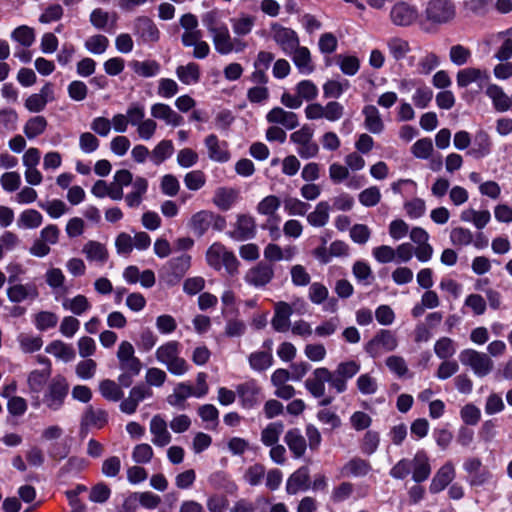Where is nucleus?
<instances>
[{
  "label": "nucleus",
  "mask_w": 512,
  "mask_h": 512,
  "mask_svg": "<svg viewBox=\"0 0 512 512\" xmlns=\"http://www.w3.org/2000/svg\"><path fill=\"white\" fill-rule=\"evenodd\" d=\"M362 114L364 116L365 129L373 134L383 132L385 126L377 107L374 105H366L362 110Z\"/></svg>",
  "instance_id": "obj_31"
},
{
  "label": "nucleus",
  "mask_w": 512,
  "mask_h": 512,
  "mask_svg": "<svg viewBox=\"0 0 512 512\" xmlns=\"http://www.w3.org/2000/svg\"><path fill=\"white\" fill-rule=\"evenodd\" d=\"M349 88L347 80H328L323 85V95L325 98H339Z\"/></svg>",
  "instance_id": "obj_61"
},
{
  "label": "nucleus",
  "mask_w": 512,
  "mask_h": 512,
  "mask_svg": "<svg viewBox=\"0 0 512 512\" xmlns=\"http://www.w3.org/2000/svg\"><path fill=\"white\" fill-rule=\"evenodd\" d=\"M459 360L462 365L470 367L473 373L480 378L487 376L494 367L493 361L487 354L470 348L460 352Z\"/></svg>",
  "instance_id": "obj_5"
},
{
  "label": "nucleus",
  "mask_w": 512,
  "mask_h": 512,
  "mask_svg": "<svg viewBox=\"0 0 512 512\" xmlns=\"http://www.w3.org/2000/svg\"><path fill=\"white\" fill-rule=\"evenodd\" d=\"M280 206L281 200L279 197L268 195L257 204L256 211L260 215L274 217Z\"/></svg>",
  "instance_id": "obj_54"
},
{
  "label": "nucleus",
  "mask_w": 512,
  "mask_h": 512,
  "mask_svg": "<svg viewBox=\"0 0 512 512\" xmlns=\"http://www.w3.org/2000/svg\"><path fill=\"white\" fill-rule=\"evenodd\" d=\"M371 470L370 464L361 459L353 458L348 461L341 469V474L346 477H362Z\"/></svg>",
  "instance_id": "obj_43"
},
{
  "label": "nucleus",
  "mask_w": 512,
  "mask_h": 512,
  "mask_svg": "<svg viewBox=\"0 0 512 512\" xmlns=\"http://www.w3.org/2000/svg\"><path fill=\"white\" fill-rule=\"evenodd\" d=\"M132 70L141 77H153L160 72V65L154 60L137 61L130 63Z\"/></svg>",
  "instance_id": "obj_51"
},
{
  "label": "nucleus",
  "mask_w": 512,
  "mask_h": 512,
  "mask_svg": "<svg viewBox=\"0 0 512 512\" xmlns=\"http://www.w3.org/2000/svg\"><path fill=\"white\" fill-rule=\"evenodd\" d=\"M337 63L341 72L347 76H354L360 69V60L354 55H339Z\"/></svg>",
  "instance_id": "obj_59"
},
{
  "label": "nucleus",
  "mask_w": 512,
  "mask_h": 512,
  "mask_svg": "<svg viewBox=\"0 0 512 512\" xmlns=\"http://www.w3.org/2000/svg\"><path fill=\"white\" fill-rule=\"evenodd\" d=\"M180 354L181 344L176 340H169L157 347L155 358L157 362L164 365L171 374L181 376L188 371L189 365Z\"/></svg>",
  "instance_id": "obj_2"
},
{
  "label": "nucleus",
  "mask_w": 512,
  "mask_h": 512,
  "mask_svg": "<svg viewBox=\"0 0 512 512\" xmlns=\"http://www.w3.org/2000/svg\"><path fill=\"white\" fill-rule=\"evenodd\" d=\"M52 100H54L53 86L46 83L39 93L32 94L25 100V107L30 112L38 113L43 111L47 103Z\"/></svg>",
  "instance_id": "obj_22"
},
{
  "label": "nucleus",
  "mask_w": 512,
  "mask_h": 512,
  "mask_svg": "<svg viewBox=\"0 0 512 512\" xmlns=\"http://www.w3.org/2000/svg\"><path fill=\"white\" fill-rule=\"evenodd\" d=\"M266 120L269 123L282 125L288 130L296 128L299 124L298 116L296 113L286 111L281 107H274L267 115Z\"/></svg>",
  "instance_id": "obj_26"
},
{
  "label": "nucleus",
  "mask_w": 512,
  "mask_h": 512,
  "mask_svg": "<svg viewBox=\"0 0 512 512\" xmlns=\"http://www.w3.org/2000/svg\"><path fill=\"white\" fill-rule=\"evenodd\" d=\"M310 473L306 466L300 467L287 480L286 491L288 494L294 495L299 491L309 489Z\"/></svg>",
  "instance_id": "obj_29"
},
{
  "label": "nucleus",
  "mask_w": 512,
  "mask_h": 512,
  "mask_svg": "<svg viewBox=\"0 0 512 512\" xmlns=\"http://www.w3.org/2000/svg\"><path fill=\"white\" fill-rule=\"evenodd\" d=\"M82 253L88 261L95 262L100 266L104 265L108 259V251L105 245L94 240H89L83 245Z\"/></svg>",
  "instance_id": "obj_30"
},
{
  "label": "nucleus",
  "mask_w": 512,
  "mask_h": 512,
  "mask_svg": "<svg viewBox=\"0 0 512 512\" xmlns=\"http://www.w3.org/2000/svg\"><path fill=\"white\" fill-rule=\"evenodd\" d=\"M190 229L197 236H203L210 228L216 231H222L226 227V220L209 210H201L192 215L189 220Z\"/></svg>",
  "instance_id": "obj_4"
},
{
  "label": "nucleus",
  "mask_w": 512,
  "mask_h": 512,
  "mask_svg": "<svg viewBox=\"0 0 512 512\" xmlns=\"http://www.w3.org/2000/svg\"><path fill=\"white\" fill-rule=\"evenodd\" d=\"M456 471L452 462L448 461L443 464L433 476L429 491L432 494H437L443 491L455 478Z\"/></svg>",
  "instance_id": "obj_21"
},
{
  "label": "nucleus",
  "mask_w": 512,
  "mask_h": 512,
  "mask_svg": "<svg viewBox=\"0 0 512 512\" xmlns=\"http://www.w3.org/2000/svg\"><path fill=\"white\" fill-rule=\"evenodd\" d=\"M18 119V114L14 109H1L0 130L7 133L14 132L18 127Z\"/></svg>",
  "instance_id": "obj_58"
},
{
  "label": "nucleus",
  "mask_w": 512,
  "mask_h": 512,
  "mask_svg": "<svg viewBox=\"0 0 512 512\" xmlns=\"http://www.w3.org/2000/svg\"><path fill=\"white\" fill-rule=\"evenodd\" d=\"M284 431V425L280 421L269 423L261 431V442L263 445L270 447L278 443L280 436Z\"/></svg>",
  "instance_id": "obj_44"
},
{
  "label": "nucleus",
  "mask_w": 512,
  "mask_h": 512,
  "mask_svg": "<svg viewBox=\"0 0 512 512\" xmlns=\"http://www.w3.org/2000/svg\"><path fill=\"white\" fill-rule=\"evenodd\" d=\"M43 221L41 213L35 209H26L22 211L17 219L19 229H36Z\"/></svg>",
  "instance_id": "obj_45"
},
{
  "label": "nucleus",
  "mask_w": 512,
  "mask_h": 512,
  "mask_svg": "<svg viewBox=\"0 0 512 512\" xmlns=\"http://www.w3.org/2000/svg\"><path fill=\"white\" fill-rule=\"evenodd\" d=\"M224 12L214 8L202 14L201 21L203 26L207 29L210 35L224 29L227 24L224 22Z\"/></svg>",
  "instance_id": "obj_38"
},
{
  "label": "nucleus",
  "mask_w": 512,
  "mask_h": 512,
  "mask_svg": "<svg viewBox=\"0 0 512 512\" xmlns=\"http://www.w3.org/2000/svg\"><path fill=\"white\" fill-rule=\"evenodd\" d=\"M45 351L66 363L75 359V351L73 347L61 340H54L49 343L46 346Z\"/></svg>",
  "instance_id": "obj_40"
},
{
  "label": "nucleus",
  "mask_w": 512,
  "mask_h": 512,
  "mask_svg": "<svg viewBox=\"0 0 512 512\" xmlns=\"http://www.w3.org/2000/svg\"><path fill=\"white\" fill-rule=\"evenodd\" d=\"M149 431L152 435L151 441L157 447L167 446L172 436L167 428V422L160 414L154 415L149 424Z\"/></svg>",
  "instance_id": "obj_20"
},
{
  "label": "nucleus",
  "mask_w": 512,
  "mask_h": 512,
  "mask_svg": "<svg viewBox=\"0 0 512 512\" xmlns=\"http://www.w3.org/2000/svg\"><path fill=\"white\" fill-rule=\"evenodd\" d=\"M454 14V6L448 0H432L426 7L427 19L435 23L447 22Z\"/></svg>",
  "instance_id": "obj_14"
},
{
  "label": "nucleus",
  "mask_w": 512,
  "mask_h": 512,
  "mask_svg": "<svg viewBox=\"0 0 512 512\" xmlns=\"http://www.w3.org/2000/svg\"><path fill=\"white\" fill-rule=\"evenodd\" d=\"M191 266V257L187 254L172 258L162 269V278L169 285L179 282Z\"/></svg>",
  "instance_id": "obj_9"
},
{
  "label": "nucleus",
  "mask_w": 512,
  "mask_h": 512,
  "mask_svg": "<svg viewBox=\"0 0 512 512\" xmlns=\"http://www.w3.org/2000/svg\"><path fill=\"white\" fill-rule=\"evenodd\" d=\"M48 127V121L44 116L37 115L29 118L24 126L23 133L29 140H33L46 131Z\"/></svg>",
  "instance_id": "obj_41"
},
{
  "label": "nucleus",
  "mask_w": 512,
  "mask_h": 512,
  "mask_svg": "<svg viewBox=\"0 0 512 512\" xmlns=\"http://www.w3.org/2000/svg\"><path fill=\"white\" fill-rule=\"evenodd\" d=\"M215 50L222 55L232 52H241L245 48V43L241 40L232 38L228 26L211 35Z\"/></svg>",
  "instance_id": "obj_12"
},
{
  "label": "nucleus",
  "mask_w": 512,
  "mask_h": 512,
  "mask_svg": "<svg viewBox=\"0 0 512 512\" xmlns=\"http://www.w3.org/2000/svg\"><path fill=\"white\" fill-rule=\"evenodd\" d=\"M17 342L23 353H34L41 349L43 340L40 336L31 333H20Z\"/></svg>",
  "instance_id": "obj_50"
},
{
  "label": "nucleus",
  "mask_w": 512,
  "mask_h": 512,
  "mask_svg": "<svg viewBox=\"0 0 512 512\" xmlns=\"http://www.w3.org/2000/svg\"><path fill=\"white\" fill-rule=\"evenodd\" d=\"M411 463L412 479L416 483H421L427 480L431 474V465L429 457L424 450H418Z\"/></svg>",
  "instance_id": "obj_23"
},
{
  "label": "nucleus",
  "mask_w": 512,
  "mask_h": 512,
  "mask_svg": "<svg viewBox=\"0 0 512 512\" xmlns=\"http://www.w3.org/2000/svg\"><path fill=\"white\" fill-rule=\"evenodd\" d=\"M150 114L154 120H161L168 126L178 127L183 123V117L165 103L153 104L150 108Z\"/></svg>",
  "instance_id": "obj_25"
},
{
  "label": "nucleus",
  "mask_w": 512,
  "mask_h": 512,
  "mask_svg": "<svg viewBox=\"0 0 512 512\" xmlns=\"http://www.w3.org/2000/svg\"><path fill=\"white\" fill-rule=\"evenodd\" d=\"M256 234L255 219L248 214H240L234 230L231 232V237L237 241H244L252 239Z\"/></svg>",
  "instance_id": "obj_24"
},
{
  "label": "nucleus",
  "mask_w": 512,
  "mask_h": 512,
  "mask_svg": "<svg viewBox=\"0 0 512 512\" xmlns=\"http://www.w3.org/2000/svg\"><path fill=\"white\" fill-rule=\"evenodd\" d=\"M308 223L313 227H323L329 221V204L325 201L319 202L314 211L307 216Z\"/></svg>",
  "instance_id": "obj_48"
},
{
  "label": "nucleus",
  "mask_w": 512,
  "mask_h": 512,
  "mask_svg": "<svg viewBox=\"0 0 512 512\" xmlns=\"http://www.w3.org/2000/svg\"><path fill=\"white\" fill-rule=\"evenodd\" d=\"M492 150V141L489 134L480 129L478 130L471 143V147L467 152L470 156L474 158H484L491 153Z\"/></svg>",
  "instance_id": "obj_27"
},
{
  "label": "nucleus",
  "mask_w": 512,
  "mask_h": 512,
  "mask_svg": "<svg viewBox=\"0 0 512 512\" xmlns=\"http://www.w3.org/2000/svg\"><path fill=\"white\" fill-rule=\"evenodd\" d=\"M133 33L142 43H155L160 38L156 24L147 16H139L133 21Z\"/></svg>",
  "instance_id": "obj_13"
},
{
  "label": "nucleus",
  "mask_w": 512,
  "mask_h": 512,
  "mask_svg": "<svg viewBox=\"0 0 512 512\" xmlns=\"http://www.w3.org/2000/svg\"><path fill=\"white\" fill-rule=\"evenodd\" d=\"M284 441L294 458H301L305 454L307 443L299 429L294 428L288 430L284 437Z\"/></svg>",
  "instance_id": "obj_35"
},
{
  "label": "nucleus",
  "mask_w": 512,
  "mask_h": 512,
  "mask_svg": "<svg viewBox=\"0 0 512 512\" xmlns=\"http://www.w3.org/2000/svg\"><path fill=\"white\" fill-rule=\"evenodd\" d=\"M117 359L122 373L118 376V382L123 387H129L134 377L142 370L141 360L135 356L134 346L129 341H122L117 350Z\"/></svg>",
  "instance_id": "obj_1"
},
{
  "label": "nucleus",
  "mask_w": 512,
  "mask_h": 512,
  "mask_svg": "<svg viewBox=\"0 0 512 512\" xmlns=\"http://www.w3.org/2000/svg\"><path fill=\"white\" fill-rule=\"evenodd\" d=\"M352 273L357 281L363 285H370L373 280L372 269L366 261H356L353 264Z\"/></svg>",
  "instance_id": "obj_60"
},
{
  "label": "nucleus",
  "mask_w": 512,
  "mask_h": 512,
  "mask_svg": "<svg viewBox=\"0 0 512 512\" xmlns=\"http://www.w3.org/2000/svg\"><path fill=\"white\" fill-rule=\"evenodd\" d=\"M152 397V389L144 385V383H139L131 388L128 397L122 399L119 405L120 411L124 414L132 415L136 412L139 403Z\"/></svg>",
  "instance_id": "obj_10"
},
{
  "label": "nucleus",
  "mask_w": 512,
  "mask_h": 512,
  "mask_svg": "<svg viewBox=\"0 0 512 512\" xmlns=\"http://www.w3.org/2000/svg\"><path fill=\"white\" fill-rule=\"evenodd\" d=\"M489 81V74L486 70L479 68L469 67L458 71L456 76L457 85L460 88H465L475 83L479 90L483 89Z\"/></svg>",
  "instance_id": "obj_16"
},
{
  "label": "nucleus",
  "mask_w": 512,
  "mask_h": 512,
  "mask_svg": "<svg viewBox=\"0 0 512 512\" xmlns=\"http://www.w3.org/2000/svg\"><path fill=\"white\" fill-rule=\"evenodd\" d=\"M132 190L125 197V202L128 207L136 208L140 206L143 201L144 195L148 190V181L143 177H136L132 183Z\"/></svg>",
  "instance_id": "obj_34"
},
{
  "label": "nucleus",
  "mask_w": 512,
  "mask_h": 512,
  "mask_svg": "<svg viewBox=\"0 0 512 512\" xmlns=\"http://www.w3.org/2000/svg\"><path fill=\"white\" fill-rule=\"evenodd\" d=\"M273 362V356L269 351H257L249 356L250 367L255 371L268 369Z\"/></svg>",
  "instance_id": "obj_55"
},
{
  "label": "nucleus",
  "mask_w": 512,
  "mask_h": 512,
  "mask_svg": "<svg viewBox=\"0 0 512 512\" xmlns=\"http://www.w3.org/2000/svg\"><path fill=\"white\" fill-rule=\"evenodd\" d=\"M204 144L210 160L218 163H226L230 160L231 154L227 142L221 141L215 134L208 135Z\"/></svg>",
  "instance_id": "obj_19"
},
{
  "label": "nucleus",
  "mask_w": 512,
  "mask_h": 512,
  "mask_svg": "<svg viewBox=\"0 0 512 512\" xmlns=\"http://www.w3.org/2000/svg\"><path fill=\"white\" fill-rule=\"evenodd\" d=\"M288 55L292 57V61L300 74L307 76L314 72L315 66L307 47L297 46L296 49Z\"/></svg>",
  "instance_id": "obj_28"
},
{
  "label": "nucleus",
  "mask_w": 512,
  "mask_h": 512,
  "mask_svg": "<svg viewBox=\"0 0 512 512\" xmlns=\"http://www.w3.org/2000/svg\"><path fill=\"white\" fill-rule=\"evenodd\" d=\"M274 276L273 267L270 264L260 262L245 274V281L256 288L267 285Z\"/></svg>",
  "instance_id": "obj_18"
},
{
  "label": "nucleus",
  "mask_w": 512,
  "mask_h": 512,
  "mask_svg": "<svg viewBox=\"0 0 512 512\" xmlns=\"http://www.w3.org/2000/svg\"><path fill=\"white\" fill-rule=\"evenodd\" d=\"M273 40L282 48L283 52L291 54L299 46V38L295 31L290 28L274 24L271 28Z\"/></svg>",
  "instance_id": "obj_15"
},
{
  "label": "nucleus",
  "mask_w": 512,
  "mask_h": 512,
  "mask_svg": "<svg viewBox=\"0 0 512 512\" xmlns=\"http://www.w3.org/2000/svg\"><path fill=\"white\" fill-rule=\"evenodd\" d=\"M292 315V307L285 303L279 302L275 306V314L272 319V327L278 332H287L290 327V316Z\"/></svg>",
  "instance_id": "obj_33"
},
{
  "label": "nucleus",
  "mask_w": 512,
  "mask_h": 512,
  "mask_svg": "<svg viewBox=\"0 0 512 512\" xmlns=\"http://www.w3.org/2000/svg\"><path fill=\"white\" fill-rule=\"evenodd\" d=\"M58 323V316L50 311H41L35 315L34 324L39 331L54 328Z\"/></svg>",
  "instance_id": "obj_64"
},
{
  "label": "nucleus",
  "mask_w": 512,
  "mask_h": 512,
  "mask_svg": "<svg viewBox=\"0 0 512 512\" xmlns=\"http://www.w3.org/2000/svg\"><path fill=\"white\" fill-rule=\"evenodd\" d=\"M91 193L97 198L109 197L114 201L121 200L119 190L113 189L112 183H107L104 180H97L92 186Z\"/></svg>",
  "instance_id": "obj_52"
},
{
  "label": "nucleus",
  "mask_w": 512,
  "mask_h": 512,
  "mask_svg": "<svg viewBox=\"0 0 512 512\" xmlns=\"http://www.w3.org/2000/svg\"><path fill=\"white\" fill-rule=\"evenodd\" d=\"M434 352L440 359H448L456 353V344L449 337H442L436 341Z\"/></svg>",
  "instance_id": "obj_62"
},
{
  "label": "nucleus",
  "mask_w": 512,
  "mask_h": 512,
  "mask_svg": "<svg viewBox=\"0 0 512 512\" xmlns=\"http://www.w3.org/2000/svg\"><path fill=\"white\" fill-rule=\"evenodd\" d=\"M486 95L491 99L496 111L506 112L511 109L510 97L500 86L489 84L486 88Z\"/></svg>",
  "instance_id": "obj_36"
},
{
  "label": "nucleus",
  "mask_w": 512,
  "mask_h": 512,
  "mask_svg": "<svg viewBox=\"0 0 512 512\" xmlns=\"http://www.w3.org/2000/svg\"><path fill=\"white\" fill-rule=\"evenodd\" d=\"M37 295V289L32 284H14L7 289V297L13 303L34 299Z\"/></svg>",
  "instance_id": "obj_39"
},
{
  "label": "nucleus",
  "mask_w": 512,
  "mask_h": 512,
  "mask_svg": "<svg viewBox=\"0 0 512 512\" xmlns=\"http://www.w3.org/2000/svg\"><path fill=\"white\" fill-rule=\"evenodd\" d=\"M386 47L391 58L401 61L410 53L411 46L407 39L400 36H392L386 40Z\"/></svg>",
  "instance_id": "obj_32"
},
{
  "label": "nucleus",
  "mask_w": 512,
  "mask_h": 512,
  "mask_svg": "<svg viewBox=\"0 0 512 512\" xmlns=\"http://www.w3.org/2000/svg\"><path fill=\"white\" fill-rule=\"evenodd\" d=\"M389 16L395 26L408 27L418 20L419 11L409 2L398 1L391 7Z\"/></svg>",
  "instance_id": "obj_8"
},
{
  "label": "nucleus",
  "mask_w": 512,
  "mask_h": 512,
  "mask_svg": "<svg viewBox=\"0 0 512 512\" xmlns=\"http://www.w3.org/2000/svg\"><path fill=\"white\" fill-rule=\"evenodd\" d=\"M174 152V146L171 140H161L150 152L151 161L155 165H160L169 159Z\"/></svg>",
  "instance_id": "obj_49"
},
{
  "label": "nucleus",
  "mask_w": 512,
  "mask_h": 512,
  "mask_svg": "<svg viewBox=\"0 0 512 512\" xmlns=\"http://www.w3.org/2000/svg\"><path fill=\"white\" fill-rule=\"evenodd\" d=\"M69 384L63 376H55L47 386L43 395V403L52 410L58 411L68 395Z\"/></svg>",
  "instance_id": "obj_7"
},
{
  "label": "nucleus",
  "mask_w": 512,
  "mask_h": 512,
  "mask_svg": "<svg viewBox=\"0 0 512 512\" xmlns=\"http://www.w3.org/2000/svg\"><path fill=\"white\" fill-rule=\"evenodd\" d=\"M206 261L210 267L217 271L224 268L229 275H234L238 271L239 261L236 256L219 242L213 243L208 248Z\"/></svg>",
  "instance_id": "obj_3"
},
{
  "label": "nucleus",
  "mask_w": 512,
  "mask_h": 512,
  "mask_svg": "<svg viewBox=\"0 0 512 512\" xmlns=\"http://www.w3.org/2000/svg\"><path fill=\"white\" fill-rule=\"evenodd\" d=\"M35 37L34 29L27 25H21L11 33V39L26 48L33 45Z\"/></svg>",
  "instance_id": "obj_53"
},
{
  "label": "nucleus",
  "mask_w": 512,
  "mask_h": 512,
  "mask_svg": "<svg viewBox=\"0 0 512 512\" xmlns=\"http://www.w3.org/2000/svg\"><path fill=\"white\" fill-rule=\"evenodd\" d=\"M329 381V369L316 368L305 381V388L315 398H322L326 393V383Z\"/></svg>",
  "instance_id": "obj_17"
},
{
  "label": "nucleus",
  "mask_w": 512,
  "mask_h": 512,
  "mask_svg": "<svg viewBox=\"0 0 512 512\" xmlns=\"http://www.w3.org/2000/svg\"><path fill=\"white\" fill-rule=\"evenodd\" d=\"M240 405L244 409H253L263 400L260 387L254 380L239 384L236 387Z\"/></svg>",
  "instance_id": "obj_11"
},
{
  "label": "nucleus",
  "mask_w": 512,
  "mask_h": 512,
  "mask_svg": "<svg viewBox=\"0 0 512 512\" xmlns=\"http://www.w3.org/2000/svg\"><path fill=\"white\" fill-rule=\"evenodd\" d=\"M62 307L75 315H82L90 310L91 304L86 296L79 294L73 298H64Z\"/></svg>",
  "instance_id": "obj_47"
},
{
  "label": "nucleus",
  "mask_w": 512,
  "mask_h": 512,
  "mask_svg": "<svg viewBox=\"0 0 512 512\" xmlns=\"http://www.w3.org/2000/svg\"><path fill=\"white\" fill-rule=\"evenodd\" d=\"M295 92L299 95L302 102H309L317 98L319 90L315 83L305 79L296 84Z\"/></svg>",
  "instance_id": "obj_56"
},
{
  "label": "nucleus",
  "mask_w": 512,
  "mask_h": 512,
  "mask_svg": "<svg viewBox=\"0 0 512 512\" xmlns=\"http://www.w3.org/2000/svg\"><path fill=\"white\" fill-rule=\"evenodd\" d=\"M121 384L113 380L105 379L99 383V392L108 401L117 402L123 398Z\"/></svg>",
  "instance_id": "obj_46"
},
{
  "label": "nucleus",
  "mask_w": 512,
  "mask_h": 512,
  "mask_svg": "<svg viewBox=\"0 0 512 512\" xmlns=\"http://www.w3.org/2000/svg\"><path fill=\"white\" fill-rule=\"evenodd\" d=\"M398 347L396 334L388 329H380L365 345V351L373 358L392 352Z\"/></svg>",
  "instance_id": "obj_6"
},
{
  "label": "nucleus",
  "mask_w": 512,
  "mask_h": 512,
  "mask_svg": "<svg viewBox=\"0 0 512 512\" xmlns=\"http://www.w3.org/2000/svg\"><path fill=\"white\" fill-rule=\"evenodd\" d=\"M176 76L185 85H194L200 80V67L194 62L178 66Z\"/></svg>",
  "instance_id": "obj_42"
},
{
  "label": "nucleus",
  "mask_w": 512,
  "mask_h": 512,
  "mask_svg": "<svg viewBox=\"0 0 512 512\" xmlns=\"http://www.w3.org/2000/svg\"><path fill=\"white\" fill-rule=\"evenodd\" d=\"M239 193L236 189L220 187L215 191L213 204L222 211H227L237 202Z\"/></svg>",
  "instance_id": "obj_37"
},
{
  "label": "nucleus",
  "mask_w": 512,
  "mask_h": 512,
  "mask_svg": "<svg viewBox=\"0 0 512 512\" xmlns=\"http://www.w3.org/2000/svg\"><path fill=\"white\" fill-rule=\"evenodd\" d=\"M50 376V370H33L28 375V386L32 392H40Z\"/></svg>",
  "instance_id": "obj_63"
},
{
  "label": "nucleus",
  "mask_w": 512,
  "mask_h": 512,
  "mask_svg": "<svg viewBox=\"0 0 512 512\" xmlns=\"http://www.w3.org/2000/svg\"><path fill=\"white\" fill-rule=\"evenodd\" d=\"M125 115L128 124L136 128L146 118L145 105L141 102H132L128 105Z\"/></svg>",
  "instance_id": "obj_57"
}]
</instances>
